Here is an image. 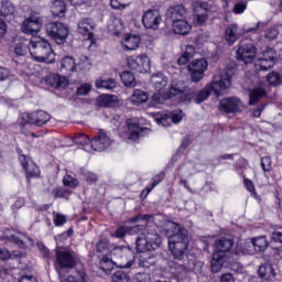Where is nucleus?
Instances as JSON below:
<instances>
[{"label":"nucleus","mask_w":282,"mask_h":282,"mask_svg":"<svg viewBox=\"0 0 282 282\" xmlns=\"http://www.w3.org/2000/svg\"><path fill=\"white\" fill-rule=\"evenodd\" d=\"M90 147L94 151H106V149L111 147V139L107 135V132L101 130L99 134L91 140Z\"/></svg>","instance_id":"obj_21"},{"label":"nucleus","mask_w":282,"mask_h":282,"mask_svg":"<svg viewBox=\"0 0 282 282\" xmlns=\"http://www.w3.org/2000/svg\"><path fill=\"white\" fill-rule=\"evenodd\" d=\"M246 8H248V3L246 2L236 3L234 7V12L235 14H243V12H246Z\"/></svg>","instance_id":"obj_61"},{"label":"nucleus","mask_w":282,"mask_h":282,"mask_svg":"<svg viewBox=\"0 0 282 282\" xmlns=\"http://www.w3.org/2000/svg\"><path fill=\"white\" fill-rule=\"evenodd\" d=\"M0 17L4 19H14L17 17V6L10 0H2L0 7Z\"/></svg>","instance_id":"obj_30"},{"label":"nucleus","mask_w":282,"mask_h":282,"mask_svg":"<svg viewBox=\"0 0 282 282\" xmlns=\"http://www.w3.org/2000/svg\"><path fill=\"white\" fill-rule=\"evenodd\" d=\"M251 243H252L256 252H264V250H267L268 245H269L268 238H265V236L253 238L251 240Z\"/></svg>","instance_id":"obj_44"},{"label":"nucleus","mask_w":282,"mask_h":282,"mask_svg":"<svg viewBox=\"0 0 282 282\" xmlns=\"http://www.w3.org/2000/svg\"><path fill=\"white\" fill-rule=\"evenodd\" d=\"M228 257L227 256H220V253H213V259H212V272L214 274H217V272L221 271V268H224V263H228Z\"/></svg>","instance_id":"obj_35"},{"label":"nucleus","mask_w":282,"mask_h":282,"mask_svg":"<svg viewBox=\"0 0 282 282\" xmlns=\"http://www.w3.org/2000/svg\"><path fill=\"white\" fill-rule=\"evenodd\" d=\"M127 63L129 69H132V72L137 74H149V72H151V59L148 54L129 56Z\"/></svg>","instance_id":"obj_7"},{"label":"nucleus","mask_w":282,"mask_h":282,"mask_svg":"<svg viewBox=\"0 0 282 282\" xmlns=\"http://www.w3.org/2000/svg\"><path fill=\"white\" fill-rule=\"evenodd\" d=\"M53 221L55 226H65V224H67V218L63 214H56Z\"/></svg>","instance_id":"obj_60"},{"label":"nucleus","mask_w":282,"mask_h":282,"mask_svg":"<svg viewBox=\"0 0 282 282\" xmlns=\"http://www.w3.org/2000/svg\"><path fill=\"white\" fill-rule=\"evenodd\" d=\"M110 6L113 10H124L129 6V0H110Z\"/></svg>","instance_id":"obj_54"},{"label":"nucleus","mask_w":282,"mask_h":282,"mask_svg":"<svg viewBox=\"0 0 282 282\" xmlns=\"http://www.w3.org/2000/svg\"><path fill=\"white\" fill-rule=\"evenodd\" d=\"M76 263H78V256L73 250L57 249L55 251L54 267L58 276H63L65 272H69V270L76 268Z\"/></svg>","instance_id":"obj_5"},{"label":"nucleus","mask_w":282,"mask_h":282,"mask_svg":"<svg viewBox=\"0 0 282 282\" xmlns=\"http://www.w3.org/2000/svg\"><path fill=\"white\" fill-rule=\"evenodd\" d=\"M46 32L57 45H63L69 36V29L61 22H51L46 25Z\"/></svg>","instance_id":"obj_8"},{"label":"nucleus","mask_w":282,"mask_h":282,"mask_svg":"<svg viewBox=\"0 0 282 282\" xmlns=\"http://www.w3.org/2000/svg\"><path fill=\"white\" fill-rule=\"evenodd\" d=\"M14 78V73L10 68L0 66V83Z\"/></svg>","instance_id":"obj_52"},{"label":"nucleus","mask_w":282,"mask_h":282,"mask_svg":"<svg viewBox=\"0 0 282 282\" xmlns=\"http://www.w3.org/2000/svg\"><path fill=\"white\" fill-rule=\"evenodd\" d=\"M99 268L102 270V272H106V274H109L113 268H116V257L112 254L108 256H101L99 260Z\"/></svg>","instance_id":"obj_33"},{"label":"nucleus","mask_w":282,"mask_h":282,"mask_svg":"<svg viewBox=\"0 0 282 282\" xmlns=\"http://www.w3.org/2000/svg\"><path fill=\"white\" fill-rule=\"evenodd\" d=\"M96 252L102 254V257L111 254V249H109V240L107 238H102L97 242Z\"/></svg>","instance_id":"obj_46"},{"label":"nucleus","mask_w":282,"mask_h":282,"mask_svg":"<svg viewBox=\"0 0 282 282\" xmlns=\"http://www.w3.org/2000/svg\"><path fill=\"white\" fill-rule=\"evenodd\" d=\"M15 56H28V52H30V41L24 40L19 42L13 47Z\"/></svg>","instance_id":"obj_43"},{"label":"nucleus","mask_w":282,"mask_h":282,"mask_svg":"<svg viewBox=\"0 0 282 282\" xmlns=\"http://www.w3.org/2000/svg\"><path fill=\"white\" fill-rule=\"evenodd\" d=\"M151 83L155 91H159L160 94H165L166 98H175V96L180 98V95H171V89L173 85H176V87H182V85L184 84L182 82H178L176 84L174 83L166 91V86L169 85V77L164 76V74L162 73L153 75L151 78Z\"/></svg>","instance_id":"obj_9"},{"label":"nucleus","mask_w":282,"mask_h":282,"mask_svg":"<svg viewBox=\"0 0 282 282\" xmlns=\"http://www.w3.org/2000/svg\"><path fill=\"white\" fill-rule=\"evenodd\" d=\"M142 39L140 35L126 34L123 40L121 41L122 50L126 52H133L140 47Z\"/></svg>","instance_id":"obj_28"},{"label":"nucleus","mask_w":282,"mask_h":282,"mask_svg":"<svg viewBox=\"0 0 282 282\" xmlns=\"http://www.w3.org/2000/svg\"><path fill=\"white\" fill-rule=\"evenodd\" d=\"M112 282H129V275L124 271H117L112 275Z\"/></svg>","instance_id":"obj_55"},{"label":"nucleus","mask_w":282,"mask_h":282,"mask_svg":"<svg viewBox=\"0 0 282 282\" xmlns=\"http://www.w3.org/2000/svg\"><path fill=\"white\" fill-rule=\"evenodd\" d=\"M268 96V93H265V88L263 87H256L249 91V105L253 107L259 101L263 100Z\"/></svg>","instance_id":"obj_32"},{"label":"nucleus","mask_w":282,"mask_h":282,"mask_svg":"<svg viewBox=\"0 0 282 282\" xmlns=\"http://www.w3.org/2000/svg\"><path fill=\"white\" fill-rule=\"evenodd\" d=\"M129 235L128 226L123 225L117 228L116 231L111 234V237H116V239H124Z\"/></svg>","instance_id":"obj_53"},{"label":"nucleus","mask_w":282,"mask_h":282,"mask_svg":"<svg viewBox=\"0 0 282 282\" xmlns=\"http://www.w3.org/2000/svg\"><path fill=\"white\" fill-rule=\"evenodd\" d=\"M267 80L269 85H272L273 87H279V85H282V75L279 74V72H271L268 74Z\"/></svg>","instance_id":"obj_50"},{"label":"nucleus","mask_w":282,"mask_h":282,"mask_svg":"<svg viewBox=\"0 0 282 282\" xmlns=\"http://www.w3.org/2000/svg\"><path fill=\"white\" fill-rule=\"evenodd\" d=\"M162 243V238L155 231L144 229L137 238L135 246L138 252H141L139 258L140 268L149 269L158 263V257L151 253L158 250Z\"/></svg>","instance_id":"obj_3"},{"label":"nucleus","mask_w":282,"mask_h":282,"mask_svg":"<svg viewBox=\"0 0 282 282\" xmlns=\"http://www.w3.org/2000/svg\"><path fill=\"white\" fill-rule=\"evenodd\" d=\"M134 282H151V275L147 272H138L133 275Z\"/></svg>","instance_id":"obj_56"},{"label":"nucleus","mask_w":282,"mask_h":282,"mask_svg":"<svg viewBox=\"0 0 282 282\" xmlns=\"http://www.w3.org/2000/svg\"><path fill=\"white\" fill-rule=\"evenodd\" d=\"M61 282H87V274L85 271H77L76 275L65 276V273L59 275Z\"/></svg>","instance_id":"obj_39"},{"label":"nucleus","mask_w":282,"mask_h":282,"mask_svg":"<svg viewBox=\"0 0 282 282\" xmlns=\"http://www.w3.org/2000/svg\"><path fill=\"white\" fill-rule=\"evenodd\" d=\"M117 268L129 269L135 265V254L126 247H115L111 251Z\"/></svg>","instance_id":"obj_6"},{"label":"nucleus","mask_w":282,"mask_h":282,"mask_svg":"<svg viewBox=\"0 0 282 282\" xmlns=\"http://www.w3.org/2000/svg\"><path fill=\"white\" fill-rule=\"evenodd\" d=\"M78 67L79 69H89V67H91V62H89V58H87V56H82Z\"/></svg>","instance_id":"obj_62"},{"label":"nucleus","mask_w":282,"mask_h":282,"mask_svg":"<svg viewBox=\"0 0 282 282\" xmlns=\"http://www.w3.org/2000/svg\"><path fill=\"white\" fill-rule=\"evenodd\" d=\"M108 31L110 34L115 36H120L124 32V24L122 23V19L110 17L108 20Z\"/></svg>","instance_id":"obj_31"},{"label":"nucleus","mask_w":282,"mask_h":282,"mask_svg":"<svg viewBox=\"0 0 282 282\" xmlns=\"http://www.w3.org/2000/svg\"><path fill=\"white\" fill-rule=\"evenodd\" d=\"M199 10H203V11L196 13L193 18L194 25H204V23H206V21H208V10H210L208 4L203 3L199 7Z\"/></svg>","instance_id":"obj_37"},{"label":"nucleus","mask_w":282,"mask_h":282,"mask_svg":"<svg viewBox=\"0 0 282 282\" xmlns=\"http://www.w3.org/2000/svg\"><path fill=\"white\" fill-rule=\"evenodd\" d=\"M82 175L83 177H85L86 182H89L90 184L98 180V176L95 173L89 172L87 170H83Z\"/></svg>","instance_id":"obj_58"},{"label":"nucleus","mask_w":282,"mask_h":282,"mask_svg":"<svg viewBox=\"0 0 282 282\" xmlns=\"http://www.w3.org/2000/svg\"><path fill=\"white\" fill-rule=\"evenodd\" d=\"M18 282H39V279H36V276L26 273V274H22L19 279Z\"/></svg>","instance_id":"obj_63"},{"label":"nucleus","mask_w":282,"mask_h":282,"mask_svg":"<svg viewBox=\"0 0 282 282\" xmlns=\"http://www.w3.org/2000/svg\"><path fill=\"white\" fill-rule=\"evenodd\" d=\"M279 36V31L274 28H270L265 31V39H269L270 41H274Z\"/></svg>","instance_id":"obj_64"},{"label":"nucleus","mask_w":282,"mask_h":282,"mask_svg":"<svg viewBox=\"0 0 282 282\" xmlns=\"http://www.w3.org/2000/svg\"><path fill=\"white\" fill-rule=\"evenodd\" d=\"M126 124L128 127L129 140L135 142L140 140V138H142V133H144V128H140L135 119H127Z\"/></svg>","instance_id":"obj_27"},{"label":"nucleus","mask_w":282,"mask_h":282,"mask_svg":"<svg viewBox=\"0 0 282 282\" xmlns=\"http://www.w3.org/2000/svg\"><path fill=\"white\" fill-rule=\"evenodd\" d=\"M18 153L19 162L25 171L26 180H31L32 177H39V175H41V170L39 169L36 163H34L32 159H30V156L22 154L21 150H18Z\"/></svg>","instance_id":"obj_16"},{"label":"nucleus","mask_w":282,"mask_h":282,"mask_svg":"<svg viewBox=\"0 0 282 282\" xmlns=\"http://www.w3.org/2000/svg\"><path fill=\"white\" fill-rule=\"evenodd\" d=\"M91 91V84H83L77 88V96H87Z\"/></svg>","instance_id":"obj_59"},{"label":"nucleus","mask_w":282,"mask_h":282,"mask_svg":"<svg viewBox=\"0 0 282 282\" xmlns=\"http://www.w3.org/2000/svg\"><path fill=\"white\" fill-rule=\"evenodd\" d=\"M96 28V23L91 19L80 20L77 24V32L83 34V36H88V41L90 45H94V32H91Z\"/></svg>","instance_id":"obj_22"},{"label":"nucleus","mask_w":282,"mask_h":282,"mask_svg":"<svg viewBox=\"0 0 282 282\" xmlns=\"http://www.w3.org/2000/svg\"><path fill=\"white\" fill-rule=\"evenodd\" d=\"M243 107L241 99L237 97L224 98L219 104V111L221 113H239Z\"/></svg>","instance_id":"obj_18"},{"label":"nucleus","mask_w":282,"mask_h":282,"mask_svg":"<svg viewBox=\"0 0 282 282\" xmlns=\"http://www.w3.org/2000/svg\"><path fill=\"white\" fill-rule=\"evenodd\" d=\"M193 56H195V47H193L192 45H187L185 47V52L177 61L178 65H186L191 62V58H193Z\"/></svg>","instance_id":"obj_45"},{"label":"nucleus","mask_w":282,"mask_h":282,"mask_svg":"<svg viewBox=\"0 0 282 282\" xmlns=\"http://www.w3.org/2000/svg\"><path fill=\"white\" fill-rule=\"evenodd\" d=\"M274 63H276V53L274 50L269 48L262 52V55L257 59L256 68L260 72H268V69L274 67Z\"/></svg>","instance_id":"obj_15"},{"label":"nucleus","mask_w":282,"mask_h":282,"mask_svg":"<svg viewBox=\"0 0 282 282\" xmlns=\"http://www.w3.org/2000/svg\"><path fill=\"white\" fill-rule=\"evenodd\" d=\"M261 166L265 172L272 171V159L270 156H263L261 159Z\"/></svg>","instance_id":"obj_57"},{"label":"nucleus","mask_w":282,"mask_h":282,"mask_svg":"<svg viewBox=\"0 0 282 282\" xmlns=\"http://www.w3.org/2000/svg\"><path fill=\"white\" fill-rule=\"evenodd\" d=\"M78 69V65H76V61L72 56H65L61 61V70L62 72H76Z\"/></svg>","instance_id":"obj_38"},{"label":"nucleus","mask_w":282,"mask_h":282,"mask_svg":"<svg viewBox=\"0 0 282 282\" xmlns=\"http://www.w3.org/2000/svg\"><path fill=\"white\" fill-rule=\"evenodd\" d=\"M258 274L260 279H263V281H272L274 276H276V273L274 272V267L270 263L261 264L258 269Z\"/></svg>","instance_id":"obj_34"},{"label":"nucleus","mask_w":282,"mask_h":282,"mask_svg":"<svg viewBox=\"0 0 282 282\" xmlns=\"http://www.w3.org/2000/svg\"><path fill=\"white\" fill-rule=\"evenodd\" d=\"M120 78H121V83H123L126 87H135L137 85L135 75H133V73L129 70L121 73Z\"/></svg>","instance_id":"obj_48"},{"label":"nucleus","mask_w":282,"mask_h":282,"mask_svg":"<svg viewBox=\"0 0 282 282\" xmlns=\"http://www.w3.org/2000/svg\"><path fill=\"white\" fill-rule=\"evenodd\" d=\"M19 259H25V253L23 251H15L10 253V251L6 248H0V261H19Z\"/></svg>","instance_id":"obj_36"},{"label":"nucleus","mask_w":282,"mask_h":282,"mask_svg":"<svg viewBox=\"0 0 282 282\" xmlns=\"http://www.w3.org/2000/svg\"><path fill=\"white\" fill-rule=\"evenodd\" d=\"M97 89H107L111 91V89H116L118 83L113 78L108 79H97L95 83Z\"/></svg>","instance_id":"obj_42"},{"label":"nucleus","mask_w":282,"mask_h":282,"mask_svg":"<svg viewBox=\"0 0 282 282\" xmlns=\"http://www.w3.org/2000/svg\"><path fill=\"white\" fill-rule=\"evenodd\" d=\"M151 116L154 118L156 124H162V127H169L171 122L177 124L184 118L182 110H174L170 113L152 112Z\"/></svg>","instance_id":"obj_12"},{"label":"nucleus","mask_w":282,"mask_h":282,"mask_svg":"<svg viewBox=\"0 0 282 282\" xmlns=\"http://www.w3.org/2000/svg\"><path fill=\"white\" fill-rule=\"evenodd\" d=\"M147 100H149V95L140 89H134L130 97L132 105H142V102H147Z\"/></svg>","instance_id":"obj_41"},{"label":"nucleus","mask_w":282,"mask_h":282,"mask_svg":"<svg viewBox=\"0 0 282 282\" xmlns=\"http://www.w3.org/2000/svg\"><path fill=\"white\" fill-rule=\"evenodd\" d=\"M73 142L75 144H79L80 147H85L87 144H91V139L87 137V134L77 133L73 137Z\"/></svg>","instance_id":"obj_51"},{"label":"nucleus","mask_w":282,"mask_h":282,"mask_svg":"<svg viewBox=\"0 0 282 282\" xmlns=\"http://www.w3.org/2000/svg\"><path fill=\"white\" fill-rule=\"evenodd\" d=\"M66 6L63 0H54L51 6V12L54 17H65Z\"/></svg>","instance_id":"obj_40"},{"label":"nucleus","mask_w":282,"mask_h":282,"mask_svg":"<svg viewBox=\"0 0 282 282\" xmlns=\"http://www.w3.org/2000/svg\"><path fill=\"white\" fill-rule=\"evenodd\" d=\"M232 246H235V241L232 239L220 238L215 241L214 253H218L223 257H228Z\"/></svg>","instance_id":"obj_26"},{"label":"nucleus","mask_w":282,"mask_h":282,"mask_svg":"<svg viewBox=\"0 0 282 282\" xmlns=\"http://www.w3.org/2000/svg\"><path fill=\"white\" fill-rule=\"evenodd\" d=\"M208 69V62L204 58L194 59L188 65V72L193 83H199L204 78V74Z\"/></svg>","instance_id":"obj_14"},{"label":"nucleus","mask_w":282,"mask_h":282,"mask_svg":"<svg viewBox=\"0 0 282 282\" xmlns=\"http://www.w3.org/2000/svg\"><path fill=\"white\" fill-rule=\"evenodd\" d=\"M237 61L249 64L257 58V47L252 43L241 42L236 52Z\"/></svg>","instance_id":"obj_13"},{"label":"nucleus","mask_w":282,"mask_h":282,"mask_svg":"<svg viewBox=\"0 0 282 282\" xmlns=\"http://www.w3.org/2000/svg\"><path fill=\"white\" fill-rule=\"evenodd\" d=\"M24 124H34L35 127H43L52 120V116L44 110H37L33 112H25L22 115Z\"/></svg>","instance_id":"obj_11"},{"label":"nucleus","mask_w":282,"mask_h":282,"mask_svg":"<svg viewBox=\"0 0 282 282\" xmlns=\"http://www.w3.org/2000/svg\"><path fill=\"white\" fill-rule=\"evenodd\" d=\"M2 240L7 243H14L18 248H28V246H32L33 243L32 238L28 237L25 234L10 229L3 231Z\"/></svg>","instance_id":"obj_10"},{"label":"nucleus","mask_w":282,"mask_h":282,"mask_svg":"<svg viewBox=\"0 0 282 282\" xmlns=\"http://www.w3.org/2000/svg\"><path fill=\"white\" fill-rule=\"evenodd\" d=\"M142 23L147 30H158L162 23V15L160 14V11L149 9L148 11L143 12Z\"/></svg>","instance_id":"obj_17"},{"label":"nucleus","mask_w":282,"mask_h":282,"mask_svg":"<svg viewBox=\"0 0 282 282\" xmlns=\"http://www.w3.org/2000/svg\"><path fill=\"white\" fill-rule=\"evenodd\" d=\"M165 19L166 21H170L171 24L176 23V21L186 19V8L182 4H178L167 9Z\"/></svg>","instance_id":"obj_23"},{"label":"nucleus","mask_w":282,"mask_h":282,"mask_svg":"<svg viewBox=\"0 0 282 282\" xmlns=\"http://www.w3.org/2000/svg\"><path fill=\"white\" fill-rule=\"evenodd\" d=\"M232 85V70L225 69L214 75L213 82L203 90L197 93L184 94V89L186 85L181 84V87L177 85H172L170 89L171 96H178L180 102H196V105H202L204 100H208V96L210 94H215V96H224L226 90L230 89Z\"/></svg>","instance_id":"obj_1"},{"label":"nucleus","mask_w":282,"mask_h":282,"mask_svg":"<svg viewBox=\"0 0 282 282\" xmlns=\"http://www.w3.org/2000/svg\"><path fill=\"white\" fill-rule=\"evenodd\" d=\"M164 172H161L159 174H156L153 178L151 184L147 185V187L142 191L141 195H149V193H151V191L158 186V184H160L163 180H164Z\"/></svg>","instance_id":"obj_47"},{"label":"nucleus","mask_w":282,"mask_h":282,"mask_svg":"<svg viewBox=\"0 0 282 282\" xmlns=\"http://www.w3.org/2000/svg\"><path fill=\"white\" fill-rule=\"evenodd\" d=\"M113 96L111 95H101L96 99L97 107H113Z\"/></svg>","instance_id":"obj_49"},{"label":"nucleus","mask_w":282,"mask_h":282,"mask_svg":"<svg viewBox=\"0 0 282 282\" xmlns=\"http://www.w3.org/2000/svg\"><path fill=\"white\" fill-rule=\"evenodd\" d=\"M150 219H151L150 215H142V214H139L130 218L129 224H139V225L133 227L128 226V235H138L139 232H142V230H144V226L149 224Z\"/></svg>","instance_id":"obj_20"},{"label":"nucleus","mask_w":282,"mask_h":282,"mask_svg":"<svg viewBox=\"0 0 282 282\" xmlns=\"http://www.w3.org/2000/svg\"><path fill=\"white\" fill-rule=\"evenodd\" d=\"M42 25L43 21L41 20V18L36 15H31L23 21L21 29L24 34H31L32 36H34V34L41 32Z\"/></svg>","instance_id":"obj_19"},{"label":"nucleus","mask_w":282,"mask_h":282,"mask_svg":"<svg viewBox=\"0 0 282 282\" xmlns=\"http://www.w3.org/2000/svg\"><path fill=\"white\" fill-rule=\"evenodd\" d=\"M171 26H172V32H174V34H180L181 36H186L193 30V26L191 25V23H188L186 18H184L183 20L173 22Z\"/></svg>","instance_id":"obj_29"},{"label":"nucleus","mask_w":282,"mask_h":282,"mask_svg":"<svg viewBox=\"0 0 282 282\" xmlns=\"http://www.w3.org/2000/svg\"><path fill=\"white\" fill-rule=\"evenodd\" d=\"M45 83L46 85H48L50 87H54L55 89H65V87L69 85V79L59 74H50L48 76H46Z\"/></svg>","instance_id":"obj_25"},{"label":"nucleus","mask_w":282,"mask_h":282,"mask_svg":"<svg viewBox=\"0 0 282 282\" xmlns=\"http://www.w3.org/2000/svg\"><path fill=\"white\" fill-rule=\"evenodd\" d=\"M243 36V32L237 24H229L225 30V41L228 45H235Z\"/></svg>","instance_id":"obj_24"},{"label":"nucleus","mask_w":282,"mask_h":282,"mask_svg":"<svg viewBox=\"0 0 282 282\" xmlns=\"http://www.w3.org/2000/svg\"><path fill=\"white\" fill-rule=\"evenodd\" d=\"M167 237L169 250L175 261H170V272L174 276L186 274V264L183 259L191 241L188 240V229L177 223H170L169 229L165 230Z\"/></svg>","instance_id":"obj_2"},{"label":"nucleus","mask_w":282,"mask_h":282,"mask_svg":"<svg viewBox=\"0 0 282 282\" xmlns=\"http://www.w3.org/2000/svg\"><path fill=\"white\" fill-rule=\"evenodd\" d=\"M30 54L37 63H54L56 54L52 50L50 42L43 37H33L30 41Z\"/></svg>","instance_id":"obj_4"}]
</instances>
